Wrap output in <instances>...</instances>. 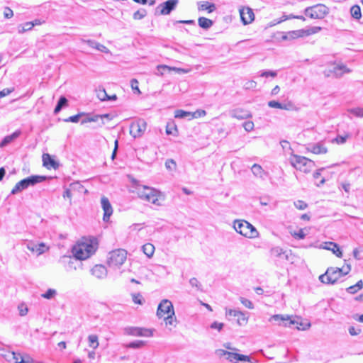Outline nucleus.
Instances as JSON below:
<instances>
[{
  "label": "nucleus",
  "mask_w": 363,
  "mask_h": 363,
  "mask_svg": "<svg viewBox=\"0 0 363 363\" xmlns=\"http://www.w3.org/2000/svg\"><path fill=\"white\" fill-rule=\"evenodd\" d=\"M97 249L96 239H86L78 242L72 248V254L76 260H84L90 257Z\"/></svg>",
  "instance_id": "f257e3e1"
},
{
  "label": "nucleus",
  "mask_w": 363,
  "mask_h": 363,
  "mask_svg": "<svg viewBox=\"0 0 363 363\" xmlns=\"http://www.w3.org/2000/svg\"><path fill=\"white\" fill-rule=\"evenodd\" d=\"M351 270V267L347 264L346 267H329L325 273L319 277V280L327 284H335L343 276L347 274Z\"/></svg>",
  "instance_id": "f03ea898"
},
{
  "label": "nucleus",
  "mask_w": 363,
  "mask_h": 363,
  "mask_svg": "<svg viewBox=\"0 0 363 363\" xmlns=\"http://www.w3.org/2000/svg\"><path fill=\"white\" fill-rule=\"evenodd\" d=\"M269 321L278 322L279 325L282 324L285 327L294 326L298 330H306L311 327L309 322L303 323L301 319L296 317L294 319H291L289 315H274L269 318Z\"/></svg>",
  "instance_id": "7ed1b4c3"
},
{
  "label": "nucleus",
  "mask_w": 363,
  "mask_h": 363,
  "mask_svg": "<svg viewBox=\"0 0 363 363\" xmlns=\"http://www.w3.org/2000/svg\"><path fill=\"white\" fill-rule=\"evenodd\" d=\"M136 192L140 199L155 205H160L159 197L160 194L155 189L147 186H138L136 187Z\"/></svg>",
  "instance_id": "20e7f679"
},
{
  "label": "nucleus",
  "mask_w": 363,
  "mask_h": 363,
  "mask_svg": "<svg viewBox=\"0 0 363 363\" xmlns=\"http://www.w3.org/2000/svg\"><path fill=\"white\" fill-rule=\"evenodd\" d=\"M157 315L159 318L164 317L166 324L172 325L174 311L172 302L168 299H163L158 306Z\"/></svg>",
  "instance_id": "39448f33"
},
{
  "label": "nucleus",
  "mask_w": 363,
  "mask_h": 363,
  "mask_svg": "<svg viewBox=\"0 0 363 363\" xmlns=\"http://www.w3.org/2000/svg\"><path fill=\"white\" fill-rule=\"evenodd\" d=\"M233 228L237 233L247 238H255L259 235L256 228L246 220H235Z\"/></svg>",
  "instance_id": "423d86ee"
},
{
  "label": "nucleus",
  "mask_w": 363,
  "mask_h": 363,
  "mask_svg": "<svg viewBox=\"0 0 363 363\" xmlns=\"http://www.w3.org/2000/svg\"><path fill=\"white\" fill-rule=\"evenodd\" d=\"M127 252L123 249H117L110 252L107 257V264L110 267L118 268L126 260Z\"/></svg>",
  "instance_id": "0eeeda50"
},
{
  "label": "nucleus",
  "mask_w": 363,
  "mask_h": 363,
  "mask_svg": "<svg viewBox=\"0 0 363 363\" xmlns=\"http://www.w3.org/2000/svg\"><path fill=\"white\" fill-rule=\"evenodd\" d=\"M291 164L296 169L302 171L303 172H309L315 166V162L303 156H299L297 155H293L291 158Z\"/></svg>",
  "instance_id": "6e6552de"
},
{
  "label": "nucleus",
  "mask_w": 363,
  "mask_h": 363,
  "mask_svg": "<svg viewBox=\"0 0 363 363\" xmlns=\"http://www.w3.org/2000/svg\"><path fill=\"white\" fill-rule=\"evenodd\" d=\"M304 13L313 19H323L329 13V8L324 4H318L306 8Z\"/></svg>",
  "instance_id": "1a4fd4ad"
},
{
  "label": "nucleus",
  "mask_w": 363,
  "mask_h": 363,
  "mask_svg": "<svg viewBox=\"0 0 363 363\" xmlns=\"http://www.w3.org/2000/svg\"><path fill=\"white\" fill-rule=\"evenodd\" d=\"M217 352L220 356H227L226 359H228L230 362L236 363L240 361L247 362L248 363H255V362H253L251 357L247 355L231 352L224 350H218Z\"/></svg>",
  "instance_id": "9d476101"
},
{
  "label": "nucleus",
  "mask_w": 363,
  "mask_h": 363,
  "mask_svg": "<svg viewBox=\"0 0 363 363\" xmlns=\"http://www.w3.org/2000/svg\"><path fill=\"white\" fill-rule=\"evenodd\" d=\"M179 4V0H167L159 4L155 9L156 15H169Z\"/></svg>",
  "instance_id": "9b49d317"
},
{
  "label": "nucleus",
  "mask_w": 363,
  "mask_h": 363,
  "mask_svg": "<svg viewBox=\"0 0 363 363\" xmlns=\"http://www.w3.org/2000/svg\"><path fill=\"white\" fill-rule=\"evenodd\" d=\"M146 128V121L144 119L140 118L130 124V134L135 138H139L145 133Z\"/></svg>",
  "instance_id": "f8f14e48"
},
{
  "label": "nucleus",
  "mask_w": 363,
  "mask_h": 363,
  "mask_svg": "<svg viewBox=\"0 0 363 363\" xmlns=\"http://www.w3.org/2000/svg\"><path fill=\"white\" fill-rule=\"evenodd\" d=\"M125 331L127 335L132 336L152 337L154 330L140 327H128L125 328Z\"/></svg>",
  "instance_id": "ddd939ff"
},
{
  "label": "nucleus",
  "mask_w": 363,
  "mask_h": 363,
  "mask_svg": "<svg viewBox=\"0 0 363 363\" xmlns=\"http://www.w3.org/2000/svg\"><path fill=\"white\" fill-rule=\"evenodd\" d=\"M47 179L46 176L41 175H31L20 181L21 186L23 190L26 189L29 186H35L37 184L43 182Z\"/></svg>",
  "instance_id": "4468645a"
},
{
  "label": "nucleus",
  "mask_w": 363,
  "mask_h": 363,
  "mask_svg": "<svg viewBox=\"0 0 363 363\" xmlns=\"http://www.w3.org/2000/svg\"><path fill=\"white\" fill-rule=\"evenodd\" d=\"M77 260L71 255H63L60 259L59 262L64 265L67 271L76 270L77 267L76 264L81 265L82 264L77 262Z\"/></svg>",
  "instance_id": "2eb2a0df"
},
{
  "label": "nucleus",
  "mask_w": 363,
  "mask_h": 363,
  "mask_svg": "<svg viewBox=\"0 0 363 363\" xmlns=\"http://www.w3.org/2000/svg\"><path fill=\"white\" fill-rule=\"evenodd\" d=\"M101 207L104 212V216H103V220L105 222H108L110 219L111 216L113 213V208L111 205L109 200L105 196H103L101 198Z\"/></svg>",
  "instance_id": "dca6fc26"
},
{
  "label": "nucleus",
  "mask_w": 363,
  "mask_h": 363,
  "mask_svg": "<svg viewBox=\"0 0 363 363\" xmlns=\"http://www.w3.org/2000/svg\"><path fill=\"white\" fill-rule=\"evenodd\" d=\"M240 14L244 25H247L254 20L255 15L253 11L249 7L240 9Z\"/></svg>",
  "instance_id": "f3484780"
},
{
  "label": "nucleus",
  "mask_w": 363,
  "mask_h": 363,
  "mask_svg": "<svg viewBox=\"0 0 363 363\" xmlns=\"http://www.w3.org/2000/svg\"><path fill=\"white\" fill-rule=\"evenodd\" d=\"M306 149L308 151L316 155L325 154L328 152L327 147L322 143L309 144Z\"/></svg>",
  "instance_id": "a211bd4d"
},
{
  "label": "nucleus",
  "mask_w": 363,
  "mask_h": 363,
  "mask_svg": "<svg viewBox=\"0 0 363 363\" xmlns=\"http://www.w3.org/2000/svg\"><path fill=\"white\" fill-rule=\"evenodd\" d=\"M15 360L14 363H34L33 359L29 354L21 355L20 353H9Z\"/></svg>",
  "instance_id": "6ab92c4d"
},
{
  "label": "nucleus",
  "mask_w": 363,
  "mask_h": 363,
  "mask_svg": "<svg viewBox=\"0 0 363 363\" xmlns=\"http://www.w3.org/2000/svg\"><path fill=\"white\" fill-rule=\"evenodd\" d=\"M91 274L98 279H103L107 275V269L104 265L96 264L91 269Z\"/></svg>",
  "instance_id": "aec40b11"
},
{
  "label": "nucleus",
  "mask_w": 363,
  "mask_h": 363,
  "mask_svg": "<svg viewBox=\"0 0 363 363\" xmlns=\"http://www.w3.org/2000/svg\"><path fill=\"white\" fill-rule=\"evenodd\" d=\"M28 249L32 252H35L38 255H40L48 250V247L43 242L40 243H29L28 245Z\"/></svg>",
  "instance_id": "412c9836"
},
{
  "label": "nucleus",
  "mask_w": 363,
  "mask_h": 363,
  "mask_svg": "<svg viewBox=\"0 0 363 363\" xmlns=\"http://www.w3.org/2000/svg\"><path fill=\"white\" fill-rule=\"evenodd\" d=\"M82 43L87 44L89 47L96 49L97 50H99L101 52H107V48L104 46V45L90 39H84L82 38L81 40Z\"/></svg>",
  "instance_id": "4be33fe9"
},
{
  "label": "nucleus",
  "mask_w": 363,
  "mask_h": 363,
  "mask_svg": "<svg viewBox=\"0 0 363 363\" xmlns=\"http://www.w3.org/2000/svg\"><path fill=\"white\" fill-rule=\"evenodd\" d=\"M21 134V131L19 130H16L12 134L9 135L5 136L3 140L0 143V147H4L11 142H13L14 140H16L17 138L20 136Z\"/></svg>",
  "instance_id": "5701e85b"
},
{
  "label": "nucleus",
  "mask_w": 363,
  "mask_h": 363,
  "mask_svg": "<svg viewBox=\"0 0 363 363\" xmlns=\"http://www.w3.org/2000/svg\"><path fill=\"white\" fill-rule=\"evenodd\" d=\"M251 171L254 176L262 179H264L265 177L268 174V173L263 169L261 165L258 164H254L251 167Z\"/></svg>",
  "instance_id": "b1692460"
},
{
  "label": "nucleus",
  "mask_w": 363,
  "mask_h": 363,
  "mask_svg": "<svg viewBox=\"0 0 363 363\" xmlns=\"http://www.w3.org/2000/svg\"><path fill=\"white\" fill-rule=\"evenodd\" d=\"M171 70H176L178 72H186V71L180 68L171 67L165 65H160L157 67V72L156 74L157 75L162 76L165 72H170Z\"/></svg>",
  "instance_id": "393cba45"
},
{
  "label": "nucleus",
  "mask_w": 363,
  "mask_h": 363,
  "mask_svg": "<svg viewBox=\"0 0 363 363\" xmlns=\"http://www.w3.org/2000/svg\"><path fill=\"white\" fill-rule=\"evenodd\" d=\"M325 245V247H324L325 249L331 250L337 257H342V252L337 244L333 242H326Z\"/></svg>",
  "instance_id": "a878e982"
},
{
  "label": "nucleus",
  "mask_w": 363,
  "mask_h": 363,
  "mask_svg": "<svg viewBox=\"0 0 363 363\" xmlns=\"http://www.w3.org/2000/svg\"><path fill=\"white\" fill-rule=\"evenodd\" d=\"M271 255L276 257H281L284 256L286 260H289V254L287 251H284L279 247H275L271 249Z\"/></svg>",
  "instance_id": "bb28decb"
},
{
  "label": "nucleus",
  "mask_w": 363,
  "mask_h": 363,
  "mask_svg": "<svg viewBox=\"0 0 363 363\" xmlns=\"http://www.w3.org/2000/svg\"><path fill=\"white\" fill-rule=\"evenodd\" d=\"M43 165L45 167H48L50 165L54 169H57L58 167L57 162L53 160L49 154H43Z\"/></svg>",
  "instance_id": "cd10ccee"
},
{
  "label": "nucleus",
  "mask_w": 363,
  "mask_h": 363,
  "mask_svg": "<svg viewBox=\"0 0 363 363\" xmlns=\"http://www.w3.org/2000/svg\"><path fill=\"white\" fill-rule=\"evenodd\" d=\"M197 112H189L184 110H177L175 111V118H188L189 119H192L194 118H196V114Z\"/></svg>",
  "instance_id": "c85d7f7f"
},
{
  "label": "nucleus",
  "mask_w": 363,
  "mask_h": 363,
  "mask_svg": "<svg viewBox=\"0 0 363 363\" xmlns=\"http://www.w3.org/2000/svg\"><path fill=\"white\" fill-rule=\"evenodd\" d=\"M68 105V100L65 96H60L54 109V113L57 114L60 111Z\"/></svg>",
  "instance_id": "c756f323"
},
{
  "label": "nucleus",
  "mask_w": 363,
  "mask_h": 363,
  "mask_svg": "<svg viewBox=\"0 0 363 363\" xmlns=\"http://www.w3.org/2000/svg\"><path fill=\"white\" fill-rule=\"evenodd\" d=\"M332 72L337 77H341L343 73H349L350 72V69H348L345 65H339L335 66L333 68V70Z\"/></svg>",
  "instance_id": "7c9ffc66"
},
{
  "label": "nucleus",
  "mask_w": 363,
  "mask_h": 363,
  "mask_svg": "<svg viewBox=\"0 0 363 363\" xmlns=\"http://www.w3.org/2000/svg\"><path fill=\"white\" fill-rule=\"evenodd\" d=\"M198 23L201 28L207 30L213 26V21L205 17H199L198 19Z\"/></svg>",
  "instance_id": "2f4dec72"
},
{
  "label": "nucleus",
  "mask_w": 363,
  "mask_h": 363,
  "mask_svg": "<svg viewBox=\"0 0 363 363\" xmlns=\"http://www.w3.org/2000/svg\"><path fill=\"white\" fill-rule=\"evenodd\" d=\"M142 249L144 254L150 258L153 256L155 248L152 244L148 242L143 245Z\"/></svg>",
  "instance_id": "473e14b6"
},
{
  "label": "nucleus",
  "mask_w": 363,
  "mask_h": 363,
  "mask_svg": "<svg viewBox=\"0 0 363 363\" xmlns=\"http://www.w3.org/2000/svg\"><path fill=\"white\" fill-rule=\"evenodd\" d=\"M230 115L233 118H235L238 119L247 118L250 116V114L247 112L243 111L242 110L240 109L233 110L231 112Z\"/></svg>",
  "instance_id": "72a5a7b5"
},
{
  "label": "nucleus",
  "mask_w": 363,
  "mask_h": 363,
  "mask_svg": "<svg viewBox=\"0 0 363 363\" xmlns=\"http://www.w3.org/2000/svg\"><path fill=\"white\" fill-rule=\"evenodd\" d=\"M216 9L214 4H209L208 1H201L199 3V10H207L208 13L213 12Z\"/></svg>",
  "instance_id": "f704fd0d"
},
{
  "label": "nucleus",
  "mask_w": 363,
  "mask_h": 363,
  "mask_svg": "<svg viewBox=\"0 0 363 363\" xmlns=\"http://www.w3.org/2000/svg\"><path fill=\"white\" fill-rule=\"evenodd\" d=\"M363 287V281L359 280L357 282L356 284L353 286H350L346 289L347 292L351 294H354L358 291L361 290Z\"/></svg>",
  "instance_id": "c9c22d12"
},
{
  "label": "nucleus",
  "mask_w": 363,
  "mask_h": 363,
  "mask_svg": "<svg viewBox=\"0 0 363 363\" xmlns=\"http://www.w3.org/2000/svg\"><path fill=\"white\" fill-rule=\"evenodd\" d=\"M350 13L352 18L359 20L362 17L361 9L358 5H354L350 9Z\"/></svg>",
  "instance_id": "e433bc0d"
},
{
  "label": "nucleus",
  "mask_w": 363,
  "mask_h": 363,
  "mask_svg": "<svg viewBox=\"0 0 363 363\" xmlns=\"http://www.w3.org/2000/svg\"><path fill=\"white\" fill-rule=\"evenodd\" d=\"M84 118L81 121V124H84L89 122H96L99 119V115H91L90 113H86L83 116Z\"/></svg>",
  "instance_id": "4c0bfd02"
},
{
  "label": "nucleus",
  "mask_w": 363,
  "mask_h": 363,
  "mask_svg": "<svg viewBox=\"0 0 363 363\" xmlns=\"http://www.w3.org/2000/svg\"><path fill=\"white\" fill-rule=\"evenodd\" d=\"M89 346L94 350L99 347L98 336L96 335H89L88 336Z\"/></svg>",
  "instance_id": "58836bf2"
},
{
  "label": "nucleus",
  "mask_w": 363,
  "mask_h": 363,
  "mask_svg": "<svg viewBox=\"0 0 363 363\" xmlns=\"http://www.w3.org/2000/svg\"><path fill=\"white\" fill-rule=\"evenodd\" d=\"M145 345V342L143 340H135L125 345L127 348L138 349L143 347Z\"/></svg>",
  "instance_id": "ea45409f"
},
{
  "label": "nucleus",
  "mask_w": 363,
  "mask_h": 363,
  "mask_svg": "<svg viewBox=\"0 0 363 363\" xmlns=\"http://www.w3.org/2000/svg\"><path fill=\"white\" fill-rule=\"evenodd\" d=\"M33 27H34V24L33 22H26L23 25H20L18 28V33H23L26 31H28V30H30Z\"/></svg>",
  "instance_id": "a19ab883"
},
{
  "label": "nucleus",
  "mask_w": 363,
  "mask_h": 363,
  "mask_svg": "<svg viewBox=\"0 0 363 363\" xmlns=\"http://www.w3.org/2000/svg\"><path fill=\"white\" fill-rule=\"evenodd\" d=\"M85 115V113L84 112H81L77 115H74V116H69L65 119H64V121L66 122V123H69V122H71V123H78L79 121V119L84 116Z\"/></svg>",
  "instance_id": "79ce46f5"
},
{
  "label": "nucleus",
  "mask_w": 363,
  "mask_h": 363,
  "mask_svg": "<svg viewBox=\"0 0 363 363\" xmlns=\"http://www.w3.org/2000/svg\"><path fill=\"white\" fill-rule=\"evenodd\" d=\"M132 300L135 304L143 305L145 299L140 293L132 294Z\"/></svg>",
  "instance_id": "37998d69"
},
{
  "label": "nucleus",
  "mask_w": 363,
  "mask_h": 363,
  "mask_svg": "<svg viewBox=\"0 0 363 363\" xmlns=\"http://www.w3.org/2000/svg\"><path fill=\"white\" fill-rule=\"evenodd\" d=\"M147 15V11L145 9H140L133 13V18L135 20H140L145 17Z\"/></svg>",
  "instance_id": "c03bdc74"
},
{
  "label": "nucleus",
  "mask_w": 363,
  "mask_h": 363,
  "mask_svg": "<svg viewBox=\"0 0 363 363\" xmlns=\"http://www.w3.org/2000/svg\"><path fill=\"white\" fill-rule=\"evenodd\" d=\"M268 106L271 108H279V109H287L286 105L279 103L277 101H270L268 102Z\"/></svg>",
  "instance_id": "a18cd8bd"
},
{
  "label": "nucleus",
  "mask_w": 363,
  "mask_h": 363,
  "mask_svg": "<svg viewBox=\"0 0 363 363\" xmlns=\"http://www.w3.org/2000/svg\"><path fill=\"white\" fill-rule=\"evenodd\" d=\"M347 111L357 117L362 118L363 117V108L357 107L352 108L347 110Z\"/></svg>",
  "instance_id": "49530a36"
},
{
  "label": "nucleus",
  "mask_w": 363,
  "mask_h": 363,
  "mask_svg": "<svg viewBox=\"0 0 363 363\" xmlns=\"http://www.w3.org/2000/svg\"><path fill=\"white\" fill-rule=\"evenodd\" d=\"M18 310L21 316H25L28 312V308L24 303H21L18 306Z\"/></svg>",
  "instance_id": "de8ad7c7"
},
{
  "label": "nucleus",
  "mask_w": 363,
  "mask_h": 363,
  "mask_svg": "<svg viewBox=\"0 0 363 363\" xmlns=\"http://www.w3.org/2000/svg\"><path fill=\"white\" fill-rule=\"evenodd\" d=\"M236 317L238 318L237 322L239 325H242L247 323V318L241 311L239 312V314H238Z\"/></svg>",
  "instance_id": "09e8293b"
},
{
  "label": "nucleus",
  "mask_w": 363,
  "mask_h": 363,
  "mask_svg": "<svg viewBox=\"0 0 363 363\" xmlns=\"http://www.w3.org/2000/svg\"><path fill=\"white\" fill-rule=\"evenodd\" d=\"M189 284L192 287H196L199 291H203L202 285L196 278L193 277L190 279Z\"/></svg>",
  "instance_id": "8fccbe9b"
},
{
  "label": "nucleus",
  "mask_w": 363,
  "mask_h": 363,
  "mask_svg": "<svg viewBox=\"0 0 363 363\" xmlns=\"http://www.w3.org/2000/svg\"><path fill=\"white\" fill-rule=\"evenodd\" d=\"M96 96L98 99L102 101L108 99V94L104 89L97 90Z\"/></svg>",
  "instance_id": "3c124183"
},
{
  "label": "nucleus",
  "mask_w": 363,
  "mask_h": 363,
  "mask_svg": "<svg viewBox=\"0 0 363 363\" xmlns=\"http://www.w3.org/2000/svg\"><path fill=\"white\" fill-rule=\"evenodd\" d=\"M57 294L56 290L52 289H49L45 293L42 294V297L46 299L52 298Z\"/></svg>",
  "instance_id": "603ef678"
},
{
  "label": "nucleus",
  "mask_w": 363,
  "mask_h": 363,
  "mask_svg": "<svg viewBox=\"0 0 363 363\" xmlns=\"http://www.w3.org/2000/svg\"><path fill=\"white\" fill-rule=\"evenodd\" d=\"M349 137V134H346L345 135H337L333 141L337 144H344L346 143Z\"/></svg>",
  "instance_id": "864d4df0"
},
{
  "label": "nucleus",
  "mask_w": 363,
  "mask_h": 363,
  "mask_svg": "<svg viewBox=\"0 0 363 363\" xmlns=\"http://www.w3.org/2000/svg\"><path fill=\"white\" fill-rule=\"evenodd\" d=\"M176 166V162L172 159H169L165 162V167L169 171L175 169Z\"/></svg>",
  "instance_id": "5fc2aeb1"
},
{
  "label": "nucleus",
  "mask_w": 363,
  "mask_h": 363,
  "mask_svg": "<svg viewBox=\"0 0 363 363\" xmlns=\"http://www.w3.org/2000/svg\"><path fill=\"white\" fill-rule=\"evenodd\" d=\"M291 235L294 238L298 239V240L304 239L306 236V234L303 232V229H300L297 232L291 233Z\"/></svg>",
  "instance_id": "6e6d98bb"
},
{
  "label": "nucleus",
  "mask_w": 363,
  "mask_h": 363,
  "mask_svg": "<svg viewBox=\"0 0 363 363\" xmlns=\"http://www.w3.org/2000/svg\"><path fill=\"white\" fill-rule=\"evenodd\" d=\"M240 301L246 308L249 309H252L254 308V304L249 299H247L244 297H240Z\"/></svg>",
  "instance_id": "4d7b16f0"
},
{
  "label": "nucleus",
  "mask_w": 363,
  "mask_h": 363,
  "mask_svg": "<svg viewBox=\"0 0 363 363\" xmlns=\"http://www.w3.org/2000/svg\"><path fill=\"white\" fill-rule=\"evenodd\" d=\"M294 206L299 210H304L308 207V204L301 200H298L297 201L294 202Z\"/></svg>",
  "instance_id": "13d9d810"
},
{
  "label": "nucleus",
  "mask_w": 363,
  "mask_h": 363,
  "mask_svg": "<svg viewBox=\"0 0 363 363\" xmlns=\"http://www.w3.org/2000/svg\"><path fill=\"white\" fill-rule=\"evenodd\" d=\"M321 29H322V28L319 27V26L311 27V28H310L308 29H306V35H312V34L317 33L318 32L321 30Z\"/></svg>",
  "instance_id": "bf43d9fd"
},
{
  "label": "nucleus",
  "mask_w": 363,
  "mask_h": 363,
  "mask_svg": "<svg viewBox=\"0 0 363 363\" xmlns=\"http://www.w3.org/2000/svg\"><path fill=\"white\" fill-rule=\"evenodd\" d=\"M277 72L275 71H272V70H265V71H263L260 76L261 77H277Z\"/></svg>",
  "instance_id": "052dcab7"
},
{
  "label": "nucleus",
  "mask_w": 363,
  "mask_h": 363,
  "mask_svg": "<svg viewBox=\"0 0 363 363\" xmlns=\"http://www.w3.org/2000/svg\"><path fill=\"white\" fill-rule=\"evenodd\" d=\"M242 126L246 131L250 132L253 130L254 123L252 121H248L244 122L242 124Z\"/></svg>",
  "instance_id": "680f3d73"
},
{
  "label": "nucleus",
  "mask_w": 363,
  "mask_h": 363,
  "mask_svg": "<svg viewBox=\"0 0 363 363\" xmlns=\"http://www.w3.org/2000/svg\"><path fill=\"white\" fill-rule=\"evenodd\" d=\"M23 190V187L21 186V182H18V183H16V184L15 185V186L13 188V189L11 190V194H18V192H21Z\"/></svg>",
  "instance_id": "e2e57ef3"
},
{
  "label": "nucleus",
  "mask_w": 363,
  "mask_h": 363,
  "mask_svg": "<svg viewBox=\"0 0 363 363\" xmlns=\"http://www.w3.org/2000/svg\"><path fill=\"white\" fill-rule=\"evenodd\" d=\"M130 86L133 90L137 91L138 93H140V89L138 88V82L135 79H133L130 81Z\"/></svg>",
  "instance_id": "0e129e2a"
},
{
  "label": "nucleus",
  "mask_w": 363,
  "mask_h": 363,
  "mask_svg": "<svg viewBox=\"0 0 363 363\" xmlns=\"http://www.w3.org/2000/svg\"><path fill=\"white\" fill-rule=\"evenodd\" d=\"M223 325H224L222 323H218L217 321H214L213 323H211L210 327L212 329H217L218 331H220L223 328Z\"/></svg>",
  "instance_id": "69168bd1"
},
{
  "label": "nucleus",
  "mask_w": 363,
  "mask_h": 363,
  "mask_svg": "<svg viewBox=\"0 0 363 363\" xmlns=\"http://www.w3.org/2000/svg\"><path fill=\"white\" fill-rule=\"evenodd\" d=\"M4 16L6 18H11L13 16V12L10 8L6 7L4 9Z\"/></svg>",
  "instance_id": "338daca9"
},
{
  "label": "nucleus",
  "mask_w": 363,
  "mask_h": 363,
  "mask_svg": "<svg viewBox=\"0 0 363 363\" xmlns=\"http://www.w3.org/2000/svg\"><path fill=\"white\" fill-rule=\"evenodd\" d=\"M348 331L352 336L357 335L361 333L360 329H357L354 326H350L348 329Z\"/></svg>",
  "instance_id": "774afa93"
}]
</instances>
